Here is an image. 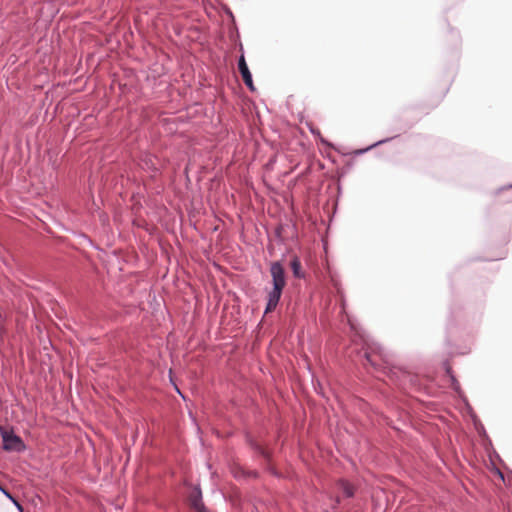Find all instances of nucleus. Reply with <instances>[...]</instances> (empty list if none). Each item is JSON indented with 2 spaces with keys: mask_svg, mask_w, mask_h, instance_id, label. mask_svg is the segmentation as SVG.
Wrapping results in <instances>:
<instances>
[{
  "mask_svg": "<svg viewBox=\"0 0 512 512\" xmlns=\"http://www.w3.org/2000/svg\"><path fill=\"white\" fill-rule=\"evenodd\" d=\"M2 491L4 492V494H5L9 499H11V500H12V502L17 506V508H18L20 511H22V506L20 505V503H19L16 499H14V498L12 497V495H11L8 491H6V490H4V489H2Z\"/></svg>",
  "mask_w": 512,
  "mask_h": 512,
  "instance_id": "6e6552de",
  "label": "nucleus"
},
{
  "mask_svg": "<svg viewBox=\"0 0 512 512\" xmlns=\"http://www.w3.org/2000/svg\"><path fill=\"white\" fill-rule=\"evenodd\" d=\"M2 491L4 492V494H5L9 499H11V500H12V502L17 506V508H18L20 511H22V506L20 505V503H19L16 499H14V498L12 497V495H11L8 491H6V490H4V489H2Z\"/></svg>",
  "mask_w": 512,
  "mask_h": 512,
  "instance_id": "0eeeda50",
  "label": "nucleus"
},
{
  "mask_svg": "<svg viewBox=\"0 0 512 512\" xmlns=\"http://www.w3.org/2000/svg\"><path fill=\"white\" fill-rule=\"evenodd\" d=\"M290 266H291V269L293 271L294 276L297 277V278H301L302 277V274H301V262H300L298 257H294L291 260Z\"/></svg>",
  "mask_w": 512,
  "mask_h": 512,
  "instance_id": "39448f33",
  "label": "nucleus"
},
{
  "mask_svg": "<svg viewBox=\"0 0 512 512\" xmlns=\"http://www.w3.org/2000/svg\"><path fill=\"white\" fill-rule=\"evenodd\" d=\"M244 83L246 84V86L250 89V90H254V85H253V80H252V75L246 77L243 79Z\"/></svg>",
  "mask_w": 512,
  "mask_h": 512,
  "instance_id": "1a4fd4ad",
  "label": "nucleus"
},
{
  "mask_svg": "<svg viewBox=\"0 0 512 512\" xmlns=\"http://www.w3.org/2000/svg\"><path fill=\"white\" fill-rule=\"evenodd\" d=\"M311 131H312L313 133H315V132H317V133H318V132H319V130H315V129H312Z\"/></svg>",
  "mask_w": 512,
  "mask_h": 512,
  "instance_id": "9b49d317",
  "label": "nucleus"
},
{
  "mask_svg": "<svg viewBox=\"0 0 512 512\" xmlns=\"http://www.w3.org/2000/svg\"><path fill=\"white\" fill-rule=\"evenodd\" d=\"M337 488L343 493L345 497H352L354 495V487L345 480H339Z\"/></svg>",
  "mask_w": 512,
  "mask_h": 512,
  "instance_id": "7ed1b4c3",
  "label": "nucleus"
},
{
  "mask_svg": "<svg viewBox=\"0 0 512 512\" xmlns=\"http://www.w3.org/2000/svg\"><path fill=\"white\" fill-rule=\"evenodd\" d=\"M273 288L268 293V303L265 313L273 311L279 303L283 288L286 285L285 271L279 262H273L270 267Z\"/></svg>",
  "mask_w": 512,
  "mask_h": 512,
  "instance_id": "f257e3e1",
  "label": "nucleus"
},
{
  "mask_svg": "<svg viewBox=\"0 0 512 512\" xmlns=\"http://www.w3.org/2000/svg\"><path fill=\"white\" fill-rule=\"evenodd\" d=\"M191 503L196 509L200 508V491L195 490L190 496Z\"/></svg>",
  "mask_w": 512,
  "mask_h": 512,
  "instance_id": "423d86ee",
  "label": "nucleus"
},
{
  "mask_svg": "<svg viewBox=\"0 0 512 512\" xmlns=\"http://www.w3.org/2000/svg\"><path fill=\"white\" fill-rule=\"evenodd\" d=\"M3 448L7 451H21L24 448L22 440L7 431L2 433Z\"/></svg>",
  "mask_w": 512,
  "mask_h": 512,
  "instance_id": "f03ea898",
  "label": "nucleus"
},
{
  "mask_svg": "<svg viewBox=\"0 0 512 512\" xmlns=\"http://www.w3.org/2000/svg\"><path fill=\"white\" fill-rule=\"evenodd\" d=\"M238 69H239V72H240V74L242 76V79H244V78H246V77L251 75L243 55L239 58Z\"/></svg>",
  "mask_w": 512,
  "mask_h": 512,
  "instance_id": "20e7f679",
  "label": "nucleus"
},
{
  "mask_svg": "<svg viewBox=\"0 0 512 512\" xmlns=\"http://www.w3.org/2000/svg\"><path fill=\"white\" fill-rule=\"evenodd\" d=\"M367 361H368V362H370L371 364H373V362L371 361V359H370V356H369V355H367Z\"/></svg>",
  "mask_w": 512,
  "mask_h": 512,
  "instance_id": "9d476101",
  "label": "nucleus"
}]
</instances>
